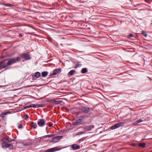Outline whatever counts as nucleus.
Here are the masks:
<instances>
[{
    "mask_svg": "<svg viewBox=\"0 0 152 152\" xmlns=\"http://www.w3.org/2000/svg\"><path fill=\"white\" fill-rule=\"evenodd\" d=\"M20 61V58L17 57L12 58L9 60L6 64L4 61H3L0 63V68L3 69L6 67L7 66L11 65L12 64L15 63Z\"/></svg>",
    "mask_w": 152,
    "mask_h": 152,
    "instance_id": "f257e3e1",
    "label": "nucleus"
},
{
    "mask_svg": "<svg viewBox=\"0 0 152 152\" xmlns=\"http://www.w3.org/2000/svg\"><path fill=\"white\" fill-rule=\"evenodd\" d=\"M124 122H121L115 124L111 126L110 129L112 130L114 129H115L119 128L120 127L123 126L124 125Z\"/></svg>",
    "mask_w": 152,
    "mask_h": 152,
    "instance_id": "f03ea898",
    "label": "nucleus"
},
{
    "mask_svg": "<svg viewBox=\"0 0 152 152\" xmlns=\"http://www.w3.org/2000/svg\"><path fill=\"white\" fill-rule=\"evenodd\" d=\"M61 72V69L60 68L54 70L52 73L50 74V76L52 77H54L55 76L58 74H60Z\"/></svg>",
    "mask_w": 152,
    "mask_h": 152,
    "instance_id": "7ed1b4c3",
    "label": "nucleus"
},
{
    "mask_svg": "<svg viewBox=\"0 0 152 152\" xmlns=\"http://www.w3.org/2000/svg\"><path fill=\"white\" fill-rule=\"evenodd\" d=\"M43 105L41 104H33L29 106H26L24 107L25 109H26L30 107L37 108L39 107H43Z\"/></svg>",
    "mask_w": 152,
    "mask_h": 152,
    "instance_id": "20e7f679",
    "label": "nucleus"
},
{
    "mask_svg": "<svg viewBox=\"0 0 152 152\" xmlns=\"http://www.w3.org/2000/svg\"><path fill=\"white\" fill-rule=\"evenodd\" d=\"M2 146L3 148L10 147V149H12L13 146L10 144L7 143L6 142H3L2 144Z\"/></svg>",
    "mask_w": 152,
    "mask_h": 152,
    "instance_id": "39448f33",
    "label": "nucleus"
},
{
    "mask_svg": "<svg viewBox=\"0 0 152 152\" xmlns=\"http://www.w3.org/2000/svg\"><path fill=\"white\" fill-rule=\"evenodd\" d=\"M65 148L64 147L61 148H59L58 147H54L48 149L47 151V152H54L57 151H59Z\"/></svg>",
    "mask_w": 152,
    "mask_h": 152,
    "instance_id": "423d86ee",
    "label": "nucleus"
},
{
    "mask_svg": "<svg viewBox=\"0 0 152 152\" xmlns=\"http://www.w3.org/2000/svg\"><path fill=\"white\" fill-rule=\"evenodd\" d=\"M84 118V117H80L77 118V125L81 124L83 121Z\"/></svg>",
    "mask_w": 152,
    "mask_h": 152,
    "instance_id": "0eeeda50",
    "label": "nucleus"
},
{
    "mask_svg": "<svg viewBox=\"0 0 152 152\" xmlns=\"http://www.w3.org/2000/svg\"><path fill=\"white\" fill-rule=\"evenodd\" d=\"M62 138V136H57L53 138L52 139V141L53 142H58Z\"/></svg>",
    "mask_w": 152,
    "mask_h": 152,
    "instance_id": "6e6552de",
    "label": "nucleus"
},
{
    "mask_svg": "<svg viewBox=\"0 0 152 152\" xmlns=\"http://www.w3.org/2000/svg\"><path fill=\"white\" fill-rule=\"evenodd\" d=\"M21 57L24 58L25 60H27L30 59L31 58L29 55L27 53H24L22 55Z\"/></svg>",
    "mask_w": 152,
    "mask_h": 152,
    "instance_id": "1a4fd4ad",
    "label": "nucleus"
},
{
    "mask_svg": "<svg viewBox=\"0 0 152 152\" xmlns=\"http://www.w3.org/2000/svg\"><path fill=\"white\" fill-rule=\"evenodd\" d=\"M45 121L44 119H41L37 122V124L40 126H44Z\"/></svg>",
    "mask_w": 152,
    "mask_h": 152,
    "instance_id": "9d476101",
    "label": "nucleus"
},
{
    "mask_svg": "<svg viewBox=\"0 0 152 152\" xmlns=\"http://www.w3.org/2000/svg\"><path fill=\"white\" fill-rule=\"evenodd\" d=\"M82 111L84 113H87L89 111V108L85 107H82Z\"/></svg>",
    "mask_w": 152,
    "mask_h": 152,
    "instance_id": "9b49d317",
    "label": "nucleus"
},
{
    "mask_svg": "<svg viewBox=\"0 0 152 152\" xmlns=\"http://www.w3.org/2000/svg\"><path fill=\"white\" fill-rule=\"evenodd\" d=\"M11 112L10 111H7L5 112H3L0 115V117H1L2 118H4V115H7L8 114H11Z\"/></svg>",
    "mask_w": 152,
    "mask_h": 152,
    "instance_id": "f8f14e48",
    "label": "nucleus"
},
{
    "mask_svg": "<svg viewBox=\"0 0 152 152\" xmlns=\"http://www.w3.org/2000/svg\"><path fill=\"white\" fill-rule=\"evenodd\" d=\"M94 126L93 125H89L86 127L85 129L87 131L91 130L92 129L94 128Z\"/></svg>",
    "mask_w": 152,
    "mask_h": 152,
    "instance_id": "ddd939ff",
    "label": "nucleus"
},
{
    "mask_svg": "<svg viewBox=\"0 0 152 152\" xmlns=\"http://www.w3.org/2000/svg\"><path fill=\"white\" fill-rule=\"evenodd\" d=\"M75 70H72L71 71H70V72H69L68 73L67 75L68 76H70L73 75L74 74H75Z\"/></svg>",
    "mask_w": 152,
    "mask_h": 152,
    "instance_id": "4468645a",
    "label": "nucleus"
},
{
    "mask_svg": "<svg viewBox=\"0 0 152 152\" xmlns=\"http://www.w3.org/2000/svg\"><path fill=\"white\" fill-rule=\"evenodd\" d=\"M31 126L34 128L35 129L37 127V125L36 123H34L33 122H32L31 123Z\"/></svg>",
    "mask_w": 152,
    "mask_h": 152,
    "instance_id": "2eb2a0df",
    "label": "nucleus"
},
{
    "mask_svg": "<svg viewBox=\"0 0 152 152\" xmlns=\"http://www.w3.org/2000/svg\"><path fill=\"white\" fill-rule=\"evenodd\" d=\"M34 76L37 78H39L41 76V74L39 72H37L35 73Z\"/></svg>",
    "mask_w": 152,
    "mask_h": 152,
    "instance_id": "dca6fc26",
    "label": "nucleus"
},
{
    "mask_svg": "<svg viewBox=\"0 0 152 152\" xmlns=\"http://www.w3.org/2000/svg\"><path fill=\"white\" fill-rule=\"evenodd\" d=\"M48 72L47 71L42 72V76L44 77H46L48 75Z\"/></svg>",
    "mask_w": 152,
    "mask_h": 152,
    "instance_id": "f3484780",
    "label": "nucleus"
},
{
    "mask_svg": "<svg viewBox=\"0 0 152 152\" xmlns=\"http://www.w3.org/2000/svg\"><path fill=\"white\" fill-rule=\"evenodd\" d=\"M139 146L140 147H141L142 148H144L145 147V143L144 142L140 143L139 144Z\"/></svg>",
    "mask_w": 152,
    "mask_h": 152,
    "instance_id": "a211bd4d",
    "label": "nucleus"
},
{
    "mask_svg": "<svg viewBox=\"0 0 152 152\" xmlns=\"http://www.w3.org/2000/svg\"><path fill=\"white\" fill-rule=\"evenodd\" d=\"M128 37L129 38H131L132 39H134L135 38V37L132 34H130L128 36Z\"/></svg>",
    "mask_w": 152,
    "mask_h": 152,
    "instance_id": "6ab92c4d",
    "label": "nucleus"
},
{
    "mask_svg": "<svg viewBox=\"0 0 152 152\" xmlns=\"http://www.w3.org/2000/svg\"><path fill=\"white\" fill-rule=\"evenodd\" d=\"M87 72V69L86 68H84L82 69L81 72L83 73H85Z\"/></svg>",
    "mask_w": 152,
    "mask_h": 152,
    "instance_id": "aec40b11",
    "label": "nucleus"
},
{
    "mask_svg": "<svg viewBox=\"0 0 152 152\" xmlns=\"http://www.w3.org/2000/svg\"><path fill=\"white\" fill-rule=\"evenodd\" d=\"M54 136V134H50L46 135L45 136V137L46 138H47L48 137H53Z\"/></svg>",
    "mask_w": 152,
    "mask_h": 152,
    "instance_id": "412c9836",
    "label": "nucleus"
},
{
    "mask_svg": "<svg viewBox=\"0 0 152 152\" xmlns=\"http://www.w3.org/2000/svg\"><path fill=\"white\" fill-rule=\"evenodd\" d=\"M71 148L72 150H75L76 149V144L73 145L71 147Z\"/></svg>",
    "mask_w": 152,
    "mask_h": 152,
    "instance_id": "4be33fe9",
    "label": "nucleus"
},
{
    "mask_svg": "<svg viewBox=\"0 0 152 152\" xmlns=\"http://www.w3.org/2000/svg\"><path fill=\"white\" fill-rule=\"evenodd\" d=\"M81 65L82 64L80 62H78L77 64V67H80L81 66Z\"/></svg>",
    "mask_w": 152,
    "mask_h": 152,
    "instance_id": "5701e85b",
    "label": "nucleus"
},
{
    "mask_svg": "<svg viewBox=\"0 0 152 152\" xmlns=\"http://www.w3.org/2000/svg\"><path fill=\"white\" fill-rule=\"evenodd\" d=\"M142 121V120L141 119L139 120L135 121V124H138L139 123L141 122Z\"/></svg>",
    "mask_w": 152,
    "mask_h": 152,
    "instance_id": "b1692460",
    "label": "nucleus"
},
{
    "mask_svg": "<svg viewBox=\"0 0 152 152\" xmlns=\"http://www.w3.org/2000/svg\"><path fill=\"white\" fill-rule=\"evenodd\" d=\"M142 33L145 37H147V34L146 32H144V31H142Z\"/></svg>",
    "mask_w": 152,
    "mask_h": 152,
    "instance_id": "393cba45",
    "label": "nucleus"
},
{
    "mask_svg": "<svg viewBox=\"0 0 152 152\" xmlns=\"http://www.w3.org/2000/svg\"><path fill=\"white\" fill-rule=\"evenodd\" d=\"M85 133V132H80L79 133H78L77 134V135L81 134H82L84 133Z\"/></svg>",
    "mask_w": 152,
    "mask_h": 152,
    "instance_id": "a878e982",
    "label": "nucleus"
},
{
    "mask_svg": "<svg viewBox=\"0 0 152 152\" xmlns=\"http://www.w3.org/2000/svg\"><path fill=\"white\" fill-rule=\"evenodd\" d=\"M72 125L73 126H76V122H72Z\"/></svg>",
    "mask_w": 152,
    "mask_h": 152,
    "instance_id": "bb28decb",
    "label": "nucleus"
},
{
    "mask_svg": "<svg viewBox=\"0 0 152 152\" xmlns=\"http://www.w3.org/2000/svg\"><path fill=\"white\" fill-rule=\"evenodd\" d=\"M13 6V5L12 4L8 3V7H12Z\"/></svg>",
    "mask_w": 152,
    "mask_h": 152,
    "instance_id": "cd10ccee",
    "label": "nucleus"
},
{
    "mask_svg": "<svg viewBox=\"0 0 152 152\" xmlns=\"http://www.w3.org/2000/svg\"><path fill=\"white\" fill-rule=\"evenodd\" d=\"M22 127V125L21 124H20L18 126V128H20Z\"/></svg>",
    "mask_w": 152,
    "mask_h": 152,
    "instance_id": "c85d7f7f",
    "label": "nucleus"
},
{
    "mask_svg": "<svg viewBox=\"0 0 152 152\" xmlns=\"http://www.w3.org/2000/svg\"><path fill=\"white\" fill-rule=\"evenodd\" d=\"M7 142H10L12 141L11 140H10L7 139Z\"/></svg>",
    "mask_w": 152,
    "mask_h": 152,
    "instance_id": "c756f323",
    "label": "nucleus"
},
{
    "mask_svg": "<svg viewBox=\"0 0 152 152\" xmlns=\"http://www.w3.org/2000/svg\"><path fill=\"white\" fill-rule=\"evenodd\" d=\"M53 124L51 123L49 124H48V126L49 127H51L53 126Z\"/></svg>",
    "mask_w": 152,
    "mask_h": 152,
    "instance_id": "7c9ffc66",
    "label": "nucleus"
},
{
    "mask_svg": "<svg viewBox=\"0 0 152 152\" xmlns=\"http://www.w3.org/2000/svg\"><path fill=\"white\" fill-rule=\"evenodd\" d=\"M80 148V146L79 145H77V149H78Z\"/></svg>",
    "mask_w": 152,
    "mask_h": 152,
    "instance_id": "2f4dec72",
    "label": "nucleus"
},
{
    "mask_svg": "<svg viewBox=\"0 0 152 152\" xmlns=\"http://www.w3.org/2000/svg\"><path fill=\"white\" fill-rule=\"evenodd\" d=\"M145 1L147 3H149V1L151 0H145Z\"/></svg>",
    "mask_w": 152,
    "mask_h": 152,
    "instance_id": "473e14b6",
    "label": "nucleus"
},
{
    "mask_svg": "<svg viewBox=\"0 0 152 152\" xmlns=\"http://www.w3.org/2000/svg\"><path fill=\"white\" fill-rule=\"evenodd\" d=\"M0 4L1 5H4V6H5V3H0Z\"/></svg>",
    "mask_w": 152,
    "mask_h": 152,
    "instance_id": "72a5a7b5",
    "label": "nucleus"
},
{
    "mask_svg": "<svg viewBox=\"0 0 152 152\" xmlns=\"http://www.w3.org/2000/svg\"><path fill=\"white\" fill-rule=\"evenodd\" d=\"M22 34H20L19 35V37H22Z\"/></svg>",
    "mask_w": 152,
    "mask_h": 152,
    "instance_id": "f704fd0d",
    "label": "nucleus"
},
{
    "mask_svg": "<svg viewBox=\"0 0 152 152\" xmlns=\"http://www.w3.org/2000/svg\"><path fill=\"white\" fill-rule=\"evenodd\" d=\"M5 6H6L7 7H8V3L7 4H5Z\"/></svg>",
    "mask_w": 152,
    "mask_h": 152,
    "instance_id": "c9c22d12",
    "label": "nucleus"
},
{
    "mask_svg": "<svg viewBox=\"0 0 152 152\" xmlns=\"http://www.w3.org/2000/svg\"><path fill=\"white\" fill-rule=\"evenodd\" d=\"M26 118H28V115H27L26 116Z\"/></svg>",
    "mask_w": 152,
    "mask_h": 152,
    "instance_id": "e433bc0d",
    "label": "nucleus"
},
{
    "mask_svg": "<svg viewBox=\"0 0 152 152\" xmlns=\"http://www.w3.org/2000/svg\"><path fill=\"white\" fill-rule=\"evenodd\" d=\"M11 140L12 141H14V140Z\"/></svg>",
    "mask_w": 152,
    "mask_h": 152,
    "instance_id": "4c0bfd02",
    "label": "nucleus"
}]
</instances>
